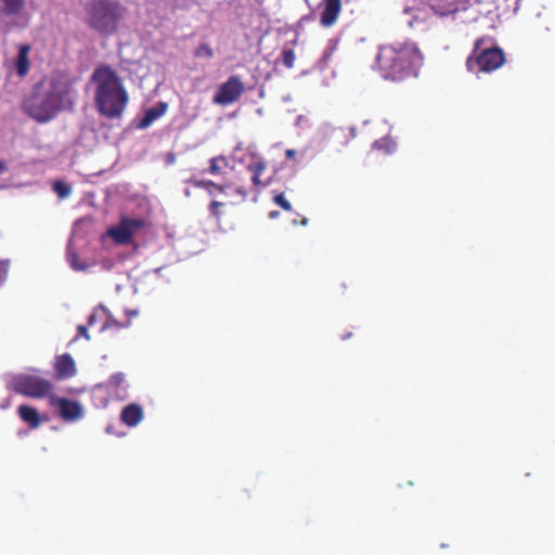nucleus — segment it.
I'll list each match as a JSON object with an SVG mask.
<instances>
[{"label":"nucleus","instance_id":"nucleus-11","mask_svg":"<svg viewBox=\"0 0 555 555\" xmlns=\"http://www.w3.org/2000/svg\"><path fill=\"white\" fill-rule=\"evenodd\" d=\"M29 52L30 47L28 44L20 46L18 54L15 61V69L20 77H25L29 70Z\"/></svg>","mask_w":555,"mask_h":555},{"label":"nucleus","instance_id":"nucleus-7","mask_svg":"<svg viewBox=\"0 0 555 555\" xmlns=\"http://www.w3.org/2000/svg\"><path fill=\"white\" fill-rule=\"evenodd\" d=\"M76 374V364L69 353L57 356L54 363V377L57 380L68 379Z\"/></svg>","mask_w":555,"mask_h":555},{"label":"nucleus","instance_id":"nucleus-12","mask_svg":"<svg viewBox=\"0 0 555 555\" xmlns=\"http://www.w3.org/2000/svg\"><path fill=\"white\" fill-rule=\"evenodd\" d=\"M25 7V0H0V17L15 16Z\"/></svg>","mask_w":555,"mask_h":555},{"label":"nucleus","instance_id":"nucleus-10","mask_svg":"<svg viewBox=\"0 0 555 555\" xmlns=\"http://www.w3.org/2000/svg\"><path fill=\"white\" fill-rule=\"evenodd\" d=\"M168 105L165 102H159L157 105L150 107L145 111L143 118L140 120L139 127L144 129L152 125L156 119L162 117L167 112Z\"/></svg>","mask_w":555,"mask_h":555},{"label":"nucleus","instance_id":"nucleus-9","mask_svg":"<svg viewBox=\"0 0 555 555\" xmlns=\"http://www.w3.org/2000/svg\"><path fill=\"white\" fill-rule=\"evenodd\" d=\"M17 414L20 418L31 429H37L43 421L39 412L34 406L28 404L20 405L17 408Z\"/></svg>","mask_w":555,"mask_h":555},{"label":"nucleus","instance_id":"nucleus-2","mask_svg":"<svg viewBox=\"0 0 555 555\" xmlns=\"http://www.w3.org/2000/svg\"><path fill=\"white\" fill-rule=\"evenodd\" d=\"M91 80L95 85L94 105L98 113L108 119L122 118L129 94L116 70L109 65H100L93 70Z\"/></svg>","mask_w":555,"mask_h":555},{"label":"nucleus","instance_id":"nucleus-14","mask_svg":"<svg viewBox=\"0 0 555 555\" xmlns=\"http://www.w3.org/2000/svg\"><path fill=\"white\" fill-rule=\"evenodd\" d=\"M124 382L125 375L122 373H115L108 379V384L115 388L120 387L124 384Z\"/></svg>","mask_w":555,"mask_h":555},{"label":"nucleus","instance_id":"nucleus-17","mask_svg":"<svg viewBox=\"0 0 555 555\" xmlns=\"http://www.w3.org/2000/svg\"><path fill=\"white\" fill-rule=\"evenodd\" d=\"M95 322V314H91L89 318H88V325H93V323Z\"/></svg>","mask_w":555,"mask_h":555},{"label":"nucleus","instance_id":"nucleus-3","mask_svg":"<svg viewBox=\"0 0 555 555\" xmlns=\"http://www.w3.org/2000/svg\"><path fill=\"white\" fill-rule=\"evenodd\" d=\"M125 9L113 0H92L87 9L89 26L102 35L116 31Z\"/></svg>","mask_w":555,"mask_h":555},{"label":"nucleus","instance_id":"nucleus-13","mask_svg":"<svg viewBox=\"0 0 555 555\" xmlns=\"http://www.w3.org/2000/svg\"><path fill=\"white\" fill-rule=\"evenodd\" d=\"M53 190L61 198H66L72 193L70 186L63 181H55L53 184Z\"/></svg>","mask_w":555,"mask_h":555},{"label":"nucleus","instance_id":"nucleus-18","mask_svg":"<svg viewBox=\"0 0 555 555\" xmlns=\"http://www.w3.org/2000/svg\"><path fill=\"white\" fill-rule=\"evenodd\" d=\"M7 168L5 162L0 160V173H2Z\"/></svg>","mask_w":555,"mask_h":555},{"label":"nucleus","instance_id":"nucleus-5","mask_svg":"<svg viewBox=\"0 0 555 555\" xmlns=\"http://www.w3.org/2000/svg\"><path fill=\"white\" fill-rule=\"evenodd\" d=\"M146 225V221L142 218L122 217L119 223L108 229L107 234L115 243L120 245L129 244L132 236Z\"/></svg>","mask_w":555,"mask_h":555},{"label":"nucleus","instance_id":"nucleus-4","mask_svg":"<svg viewBox=\"0 0 555 555\" xmlns=\"http://www.w3.org/2000/svg\"><path fill=\"white\" fill-rule=\"evenodd\" d=\"M9 389L28 398L50 399V396H53L54 386L40 375L23 373L11 378Z\"/></svg>","mask_w":555,"mask_h":555},{"label":"nucleus","instance_id":"nucleus-1","mask_svg":"<svg viewBox=\"0 0 555 555\" xmlns=\"http://www.w3.org/2000/svg\"><path fill=\"white\" fill-rule=\"evenodd\" d=\"M70 79L61 73L36 85L23 101L24 112L40 124L52 120L62 109L74 105Z\"/></svg>","mask_w":555,"mask_h":555},{"label":"nucleus","instance_id":"nucleus-16","mask_svg":"<svg viewBox=\"0 0 555 555\" xmlns=\"http://www.w3.org/2000/svg\"><path fill=\"white\" fill-rule=\"evenodd\" d=\"M77 332H78V336L85 337L87 340H90V336H89L87 326L78 325Z\"/></svg>","mask_w":555,"mask_h":555},{"label":"nucleus","instance_id":"nucleus-8","mask_svg":"<svg viewBox=\"0 0 555 555\" xmlns=\"http://www.w3.org/2000/svg\"><path fill=\"white\" fill-rule=\"evenodd\" d=\"M144 416L143 409L138 403H129L120 412V421L128 427L137 426Z\"/></svg>","mask_w":555,"mask_h":555},{"label":"nucleus","instance_id":"nucleus-6","mask_svg":"<svg viewBox=\"0 0 555 555\" xmlns=\"http://www.w3.org/2000/svg\"><path fill=\"white\" fill-rule=\"evenodd\" d=\"M50 404L59 409L61 418L65 422H77L83 415V410L78 401L50 396Z\"/></svg>","mask_w":555,"mask_h":555},{"label":"nucleus","instance_id":"nucleus-15","mask_svg":"<svg viewBox=\"0 0 555 555\" xmlns=\"http://www.w3.org/2000/svg\"><path fill=\"white\" fill-rule=\"evenodd\" d=\"M69 261L73 269L77 271H82L87 269L85 263L79 262V258L76 254L69 255Z\"/></svg>","mask_w":555,"mask_h":555}]
</instances>
